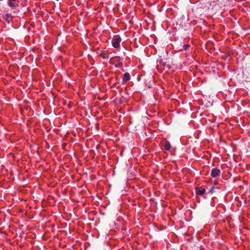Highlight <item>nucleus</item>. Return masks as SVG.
Returning a JSON list of instances; mask_svg holds the SVG:
<instances>
[{"label":"nucleus","mask_w":250,"mask_h":250,"mask_svg":"<svg viewBox=\"0 0 250 250\" xmlns=\"http://www.w3.org/2000/svg\"><path fill=\"white\" fill-rule=\"evenodd\" d=\"M121 41V39L120 37H116L114 38L112 41L113 46L115 48H118L120 46V43Z\"/></svg>","instance_id":"nucleus-1"},{"label":"nucleus","mask_w":250,"mask_h":250,"mask_svg":"<svg viewBox=\"0 0 250 250\" xmlns=\"http://www.w3.org/2000/svg\"><path fill=\"white\" fill-rule=\"evenodd\" d=\"M220 170L217 167L213 168L211 171V175L212 177L215 178L219 176L220 175Z\"/></svg>","instance_id":"nucleus-2"},{"label":"nucleus","mask_w":250,"mask_h":250,"mask_svg":"<svg viewBox=\"0 0 250 250\" xmlns=\"http://www.w3.org/2000/svg\"><path fill=\"white\" fill-rule=\"evenodd\" d=\"M8 5L12 8L18 6L19 1L18 0H8Z\"/></svg>","instance_id":"nucleus-3"},{"label":"nucleus","mask_w":250,"mask_h":250,"mask_svg":"<svg viewBox=\"0 0 250 250\" xmlns=\"http://www.w3.org/2000/svg\"><path fill=\"white\" fill-rule=\"evenodd\" d=\"M110 62H118V64L116 65V67H119L122 65V62L121 61V59L119 57H115V58H112L111 59H110Z\"/></svg>","instance_id":"nucleus-4"},{"label":"nucleus","mask_w":250,"mask_h":250,"mask_svg":"<svg viewBox=\"0 0 250 250\" xmlns=\"http://www.w3.org/2000/svg\"><path fill=\"white\" fill-rule=\"evenodd\" d=\"M196 191L197 194L202 195L205 192V189L200 187L196 188Z\"/></svg>","instance_id":"nucleus-5"},{"label":"nucleus","mask_w":250,"mask_h":250,"mask_svg":"<svg viewBox=\"0 0 250 250\" xmlns=\"http://www.w3.org/2000/svg\"><path fill=\"white\" fill-rule=\"evenodd\" d=\"M164 149L169 151L171 148V145L169 142L164 143L162 145Z\"/></svg>","instance_id":"nucleus-6"},{"label":"nucleus","mask_w":250,"mask_h":250,"mask_svg":"<svg viewBox=\"0 0 250 250\" xmlns=\"http://www.w3.org/2000/svg\"><path fill=\"white\" fill-rule=\"evenodd\" d=\"M130 75L128 73H125L123 77V81L125 83L130 80Z\"/></svg>","instance_id":"nucleus-7"},{"label":"nucleus","mask_w":250,"mask_h":250,"mask_svg":"<svg viewBox=\"0 0 250 250\" xmlns=\"http://www.w3.org/2000/svg\"><path fill=\"white\" fill-rule=\"evenodd\" d=\"M100 56L103 59H106L108 58V54L106 52H103L100 54Z\"/></svg>","instance_id":"nucleus-8"},{"label":"nucleus","mask_w":250,"mask_h":250,"mask_svg":"<svg viewBox=\"0 0 250 250\" xmlns=\"http://www.w3.org/2000/svg\"><path fill=\"white\" fill-rule=\"evenodd\" d=\"M11 17V15L9 14H7L4 17V19L5 21H7L9 22L8 19Z\"/></svg>","instance_id":"nucleus-9"},{"label":"nucleus","mask_w":250,"mask_h":250,"mask_svg":"<svg viewBox=\"0 0 250 250\" xmlns=\"http://www.w3.org/2000/svg\"><path fill=\"white\" fill-rule=\"evenodd\" d=\"M190 46L188 44H185L183 45V49L185 50H187L188 48H189Z\"/></svg>","instance_id":"nucleus-10"},{"label":"nucleus","mask_w":250,"mask_h":250,"mask_svg":"<svg viewBox=\"0 0 250 250\" xmlns=\"http://www.w3.org/2000/svg\"><path fill=\"white\" fill-rule=\"evenodd\" d=\"M214 186H212V187L209 190V192L211 193L213 192V189H214Z\"/></svg>","instance_id":"nucleus-11"}]
</instances>
